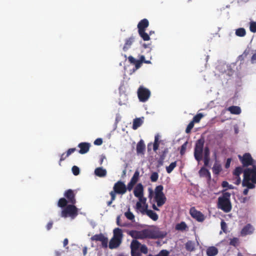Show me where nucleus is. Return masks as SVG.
I'll use <instances>...</instances> for the list:
<instances>
[{"label": "nucleus", "instance_id": "60", "mask_svg": "<svg viewBox=\"0 0 256 256\" xmlns=\"http://www.w3.org/2000/svg\"><path fill=\"white\" fill-rule=\"evenodd\" d=\"M164 159L160 157L159 160L158 161V166H161L163 165L164 161Z\"/></svg>", "mask_w": 256, "mask_h": 256}, {"label": "nucleus", "instance_id": "62", "mask_svg": "<svg viewBox=\"0 0 256 256\" xmlns=\"http://www.w3.org/2000/svg\"><path fill=\"white\" fill-rule=\"evenodd\" d=\"M116 224L118 226H124L120 223V216H118L116 218Z\"/></svg>", "mask_w": 256, "mask_h": 256}, {"label": "nucleus", "instance_id": "5", "mask_svg": "<svg viewBox=\"0 0 256 256\" xmlns=\"http://www.w3.org/2000/svg\"><path fill=\"white\" fill-rule=\"evenodd\" d=\"M131 256H141V254H146L148 252L147 246L144 244H142L137 240H132L130 244Z\"/></svg>", "mask_w": 256, "mask_h": 256}, {"label": "nucleus", "instance_id": "24", "mask_svg": "<svg viewBox=\"0 0 256 256\" xmlns=\"http://www.w3.org/2000/svg\"><path fill=\"white\" fill-rule=\"evenodd\" d=\"M175 228L177 230L180 231H186L188 230V226L184 222H182L180 223L177 224L176 225Z\"/></svg>", "mask_w": 256, "mask_h": 256}, {"label": "nucleus", "instance_id": "49", "mask_svg": "<svg viewBox=\"0 0 256 256\" xmlns=\"http://www.w3.org/2000/svg\"><path fill=\"white\" fill-rule=\"evenodd\" d=\"M233 183L236 185L240 184L241 182V179L240 177L234 176V178H233Z\"/></svg>", "mask_w": 256, "mask_h": 256}, {"label": "nucleus", "instance_id": "34", "mask_svg": "<svg viewBox=\"0 0 256 256\" xmlns=\"http://www.w3.org/2000/svg\"><path fill=\"white\" fill-rule=\"evenodd\" d=\"M236 36L240 37H243L246 36V32L244 28H238L236 30Z\"/></svg>", "mask_w": 256, "mask_h": 256}, {"label": "nucleus", "instance_id": "54", "mask_svg": "<svg viewBox=\"0 0 256 256\" xmlns=\"http://www.w3.org/2000/svg\"><path fill=\"white\" fill-rule=\"evenodd\" d=\"M76 150V148H69L66 152V156H70L72 153L74 152Z\"/></svg>", "mask_w": 256, "mask_h": 256}, {"label": "nucleus", "instance_id": "12", "mask_svg": "<svg viewBox=\"0 0 256 256\" xmlns=\"http://www.w3.org/2000/svg\"><path fill=\"white\" fill-rule=\"evenodd\" d=\"M190 214L192 218L199 222H202L204 220V215L200 212L196 210L194 207L190 208Z\"/></svg>", "mask_w": 256, "mask_h": 256}, {"label": "nucleus", "instance_id": "35", "mask_svg": "<svg viewBox=\"0 0 256 256\" xmlns=\"http://www.w3.org/2000/svg\"><path fill=\"white\" fill-rule=\"evenodd\" d=\"M163 189L164 187L162 185L156 186L154 190L155 196L164 195Z\"/></svg>", "mask_w": 256, "mask_h": 256}, {"label": "nucleus", "instance_id": "10", "mask_svg": "<svg viewBox=\"0 0 256 256\" xmlns=\"http://www.w3.org/2000/svg\"><path fill=\"white\" fill-rule=\"evenodd\" d=\"M238 158L242 163L243 166L247 167L250 166L254 165L255 161L250 153H245L242 156L239 155Z\"/></svg>", "mask_w": 256, "mask_h": 256}, {"label": "nucleus", "instance_id": "58", "mask_svg": "<svg viewBox=\"0 0 256 256\" xmlns=\"http://www.w3.org/2000/svg\"><path fill=\"white\" fill-rule=\"evenodd\" d=\"M52 225H53V222L52 221L48 222L46 226L47 230H50L52 228Z\"/></svg>", "mask_w": 256, "mask_h": 256}, {"label": "nucleus", "instance_id": "14", "mask_svg": "<svg viewBox=\"0 0 256 256\" xmlns=\"http://www.w3.org/2000/svg\"><path fill=\"white\" fill-rule=\"evenodd\" d=\"M78 146L80 148L78 151L79 153L83 154L87 153L89 151L90 144L86 142H82L80 143Z\"/></svg>", "mask_w": 256, "mask_h": 256}, {"label": "nucleus", "instance_id": "48", "mask_svg": "<svg viewBox=\"0 0 256 256\" xmlns=\"http://www.w3.org/2000/svg\"><path fill=\"white\" fill-rule=\"evenodd\" d=\"M168 152V148H164L162 152V154L160 155V158L165 159L167 154Z\"/></svg>", "mask_w": 256, "mask_h": 256}, {"label": "nucleus", "instance_id": "15", "mask_svg": "<svg viewBox=\"0 0 256 256\" xmlns=\"http://www.w3.org/2000/svg\"><path fill=\"white\" fill-rule=\"evenodd\" d=\"M149 26V22L146 18H144L140 20L138 24L137 27L138 29V32L146 30V29Z\"/></svg>", "mask_w": 256, "mask_h": 256}, {"label": "nucleus", "instance_id": "55", "mask_svg": "<svg viewBox=\"0 0 256 256\" xmlns=\"http://www.w3.org/2000/svg\"><path fill=\"white\" fill-rule=\"evenodd\" d=\"M220 226H221V228L222 230L224 232H226V223L224 220H222L220 223Z\"/></svg>", "mask_w": 256, "mask_h": 256}, {"label": "nucleus", "instance_id": "20", "mask_svg": "<svg viewBox=\"0 0 256 256\" xmlns=\"http://www.w3.org/2000/svg\"><path fill=\"white\" fill-rule=\"evenodd\" d=\"M199 174L200 177H205L207 178L208 180H210L211 179V175L209 170L202 167L199 170Z\"/></svg>", "mask_w": 256, "mask_h": 256}, {"label": "nucleus", "instance_id": "47", "mask_svg": "<svg viewBox=\"0 0 256 256\" xmlns=\"http://www.w3.org/2000/svg\"><path fill=\"white\" fill-rule=\"evenodd\" d=\"M72 172L74 176H78L80 174V168L77 166H74L72 167Z\"/></svg>", "mask_w": 256, "mask_h": 256}, {"label": "nucleus", "instance_id": "23", "mask_svg": "<svg viewBox=\"0 0 256 256\" xmlns=\"http://www.w3.org/2000/svg\"><path fill=\"white\" fill-rule=\"evenodd\" d=\"M94 174L99 177H104L106 174V170L101 167L97 168L94 170Z\"/></svg>", "mask_w": 256, "mask_h": 256}, {"label": "nucleus", "instance_id": "63", "mask_svg": "<svg viewBox=\"0 0 256 256\" xmlns=\"http://www.w3.org/2000/svg\"><path fill=\"white\" fill-rule=\"evenodd\" d=\"M251 61L252 63H254L256 62V54H254L252 55L251 58Z\"/></svg>", "mask_w": 256, "mask_h": 256}, {"label": "nucleus", "instance_id": "1", "mask_svg": "<svg viewBox=\"0 0 256 256\" xmlns=\"http://www.w3.org/2000/svg\"><path fill=\"white\" fill-rule=\"evenodd\" d=\"M128 234L133 238H134V240L146 238L156 239L163 238L166 236V233L160 231L158 228L153 229L147 228L140 231L132 230L128 231Z\"/></svg>", "mask_w": 256, "mask_h": 256}, {"label": "nucleus", "instance_id": "57", "mask_svg": "<svg viewBox=\"0 0 256 256\" xmlns=\"http://www.w3.org/2000/svg\"><path fill=\"white\" fill-rule=\"evenodd\" d=\"M231 158H228L226 160V163L225 164V168H228L230 166V162H231Z\"/></svg>", "mask_w": 256, "mask_h": 256}, {"label": "nucleus", "instance_id": "13", "mask_svg": "<svg viewBox=\"0 0 256 256\" xmlns=\"http://www.w3.org/2000/svg\"><path fill=\"white\" fill-rule=\"evenodd\" d=\"M134 194L135 196L139 198L140 200L144 194V187L142 184H138L135 187Z\"/></svg>", "mask_w": 256, "mask_h": 256}, {"label": "nucleus", "instance_id": "41", "mask_svg": "<svg viewBox=\"0 0 256 256\" xmlns=\"http://www.w3.org/2000/svg\"><path fill=\"white\" fill-rule=\"evenodd\" d=\"M139 174V172L138 170L136 171L130 181L136 184L138 180Z\"/></svg>", "mask_w": 256, "mask_h": 256}, {"label": "nucleus", "instance_id": "43", "mask_svg": "<svg viewBox=\"0 0 256 256\" xmlns=\"http://www.w3.org/2000/svg\"><path fill=\"white\" fill-rule=\"evenodd\" d=\"M194 123L192 120L188 124V126L186 129V134H188L190 132L194 126Z\"/></svg>", "mask_w": 256, "mask_h": 256}, {"label": "nucleus", "instance_id": "38", "mask_svg": "<svg viewBox=\"0 0 256 256\" xmlns=\"http://www.w3.org/2000/svg\"><path fill=\"white\" fill-rule=\"evenodd\" d=\"M104 235L102 233L100 234H96L92 236L90 238V240L92 241L99 242L100 240H101L102 238L104 237Z\"/></svg>", "mask_w": 256, "mask_h": 256}, {"label": "nucleus", "instance_id": "6", "mask_svg": "<svg viewBox=\"0 0 256 256\" xmlns=\"http://www.w3.org/2000/svg\"><path fill=\"white\" fill-rule=\"evenodd\" d=\"M122 232L121 229L116 228L114 230L113 237L110 239L108 247L110 249L117 248L122 242Z\"/></svg>", "mask_w": 256, "mask_h": 256}, {"label": "nucleus", "instance_id": "53", "mask_svg": "<svg viewBox=\"0 0 256 256\" xmlns=\"http://www.w3.org/2000/svg\"><path fill=\"white\" fill-rule=\"evenodd\" d=\"M222 186L223 188L228 187L230 189L233 188L232 186V185H229L228 182L226 181L222 182Z\"/></svg>", "mask_w": 256, "mask_h": 256}, {"label": "nucleus", "instance_id": "45", "mask_svg": "<svg viewBox=\"0 0 256 256\" xmlns=\"http://www.w3.org/2000/svg\"><path fill=\"white\" fill-rule=\"evenodd\" d=\"M250 30L252 32H256V22H250Z\"/></svg>", "mask_w": 256, "mask_h": 256}, {"label": "nucleus", "instance_id": "28", "mask_svg": "<svg viewBox=\"0 0 256 256\" xmlns=\"http://www.w3.org/2000/svg\"><path fill=\"white\" fill-rule=\"evenodd\" d=\"M228 110L232 114H239L241 112V109L240 107L238 106H230Z\"/></svg>", "mask_w": 256, "mask_h": 256}, {"label": "nucleus", "instance_id": "8", "mask_svg": "<svg viewBox=\"0 0 256 256\" xmlns=\"http://www.w3.org/2000/svg\"><path fill=\"white\" fill-rule=\"evenodd\" d=\"M62 208L63 209L60 214V216L62 218H66L70 216L72 218H74L78 215V209L74 204H67Z\"/></svg>", "mask_w": 256, "mask_h": 256}, {"label": "nucleus", "instance_id": "51", "mask_svg": "<svg viewBox=\"0 0 256 256\" xmlns=\"http://www.w3.org/2000/svg\"><path fill=\"white\" fill-rule=\"evenodd\" d=\"M68 156H66V154L65 152L62 154V155L60 156V161H59V165L61 166V162L62 161L64 160Z\"/></svg>", "mask_w": 256, "mask_h": 256}, {"label": "nucleus", "instance_id": "22", "mask_svg": "<svg viewBox=\"0 0 256 256\" xmlns=\"http://www.w3.org/2000/svg\"><path fill=\"white\" fill-rule=\"evenodd\" d=\"M185 248L188 252H189L194 251L196 250V244L194 242L190 240H188L185 244Z\"/></svg>", "mask_w": 256, "mask_h": 256}, {"label": "nucleus", "instance_id": "52", "mask_svg": "<svg viewBox=\"0 0 256 256\" xmlns=\"http://www.w3.org/2000/svg\"><path fill=\"white\" fill-rule=\"evenodd\" d=\"M94 143L96 146H100L102 144V140L101 138H98L94 141Z\"/></svg>", "mask_w": 256, "mask_h": 256}, {"label": "nucleus", "instance_id": "32", "mask_svg": "<svg viewBox=\"0 0 256 256\" xmlns=\"http://www.w3.org/2000/svg\"><path fill=\"white\" fill-rule=\"evenodd\" d=\"M139 36L140 37L144 40V41H148L150 40V36L146 32V30H142L138 32Z\"/></svg>", "mask_w": 256, "mask_h": 256}, {"label": "nucleus", "instance_id": "16", "mask_svg": "<svg viewBox=\"0 0 256 256\" xmlns=\"http://www.w3.org/2000/svg\"><path fill=\"white\" fill-rule=\"evenodd\" d=\"M135 40V37L134 36H131L128 38H126L124 40V44L122 48V50L124 52H126L130 48L132 44Z\"/></svg>", "mask_w": 256, "mask_h": 256}, {"label": "nucleus", "instance_id": "46", "mask_svg": "<svg viewBox=\"0 0 256 256\" xmlns=\"http://www.w3.org/2000/svg\"><path fill=\"white\" fill-rule=\"evenodd\" d=\"M188 142H185L182 146L180 150V154L181 155H183L186 152Z\"/></svg>", "mask_w": 256, "mask_h": 256}, {"label": "nucleus", "instance_id": "29", "mask_svg": "<svg viewBox=\"0 0 256 256\" xmlns=\"http://www.w3.org/2000/svg\"><path fill=\"white\" fill-rule=\"evenodd\" d=\"M146 214L154 221L157 220L158 218V215L156 212L150 210H148L146 212Z\"/></svg>", "mask_w": 256, "mask_h": 256}, {"label": "nucleus", "instance_id": "37", "mask_svg": "<svg viewBox=\"0 0 256 256\" xmlns=\"http://www.w3.org/2000/svg\"><path fill=\"white\" fill-rule=\"evenodd\" d=\"M176 166V162H172L168 166L166 167V170L168 174H170Z\"/></svg>", "mask_w": 256, "mask_h": 256}, {"label": "nucleus", "instance_id": "25", "mask_svg": "<svg viewBox=\"0 0 256 256\" xmlns=\"http://www.w3.org/2000/svg\"><path fill=\"white\" fill-rule=\"evenodd\" d=\"M218 253V250L215 246L208 247L206 250V254L208 256H215Z\"/></svg>", "mask_w": 256, "mask_h": 256}, {"label": "nucleus", "instance_id": "30", "mask_svg": "<svg viewBox=\"0 0 256 256\" xmlns=\"http://www.w3.org/2000/svg\"><path fill=\"white\" fill-rule=\"evenodd\" d=\"M143 121L140 118H136L134 120L132 128L133 130H136L138 127L141 126Z\"/></svg>", "mask_w": 256, "mask_h": 256}, {"label": "nucleus", "instance_id": "61", "mask_svg": "<svg viewBox=\"0 0 256 256\" xmlns=\"http://www.w3.org/2000/svg\"><path fill=\"white\" fill-rule=\"evenodd\" d=\"M159 147V144H157L156 142H154L153 144V150L154 152H156Z\"/></svg>", "mask_w": 256, "mask_h": 256}, {"label": "nucleus", "instance_id": "40", "mask_svg": "<svg viewBox=\"0 0 256 256\" xmlns=\"http://www.w3.org/2000/svg\"><path fill=\"white\" fill-rule=\"evenodd\" d=\"M99 242H101L102 246L103 248H107L108 246V238L107 237H106L105 236H104Z\"/></svg>", "mask_w": 256, "mask_h": 256}, {"label": "nucleus", "instance_id": "3", "mask_svg": "<svg viewBox=\"0 0 256 256\" xmlns=\"http://www.w3.org/2000/svg\"><path fill=\"white\" fill-rule=\"evenodd\" d=\"M230 196L231 194L229 192H224L222 195L218 198V208L226 213L229 212L232 209L230 200Z\"/></svg>", "mask_w": 256, "mask_h": 256}, {"label": "nucleus", "instance_id": "56", "mask_svg": "<svg viewBox=\"0 0 256 256\" xmlns=\"http://www.w3.org/2000/svg\"><path fill=\"white\" fill-rule=\"evenodd\" d=\"M116 192H115L114 191H111L110 193V194L111 196V200L114 201L116 199Z\"/></svg>", "mask_w": 256, "mask_h": 256}, {"label": "nucleus", "instance_id": "17", "mask_svg": "<svg viewBox=\"0 0 256 256\" xmlns=\"http://www.w3.org/2000/svg\"><path fill=\"white\" fill-rule=\"evenodd\" d=\"M254 228L253 226L250 224L244 226L241 230L240 234L242 236H245L248 234H252L254 232Z\"/></svg>", "mask_w": 256, "mask_h": 256}, {"label": "nucleus", "instance_id": "39", "mask_svg": "<svg viewBox=\"0 0 256 256\" xmlns=\"http://www.w3.org/2000/svg\"><path fill=\"white\" fill-rule=\"evenodd\" d=\"M204 116V114L202 113L198 114L193 118L192 121L194 123H198Z\"/></svg>", "mask_w": 256, "mask_h": 256}, {"label": "nucleus", "instance_id": "18", "mask_svg": "<svg viewBox=\"0 0 256 256\" xmlns=\"http://www.w3.org/2000/svg\"><path fill=\"white\" fill-rule=\"evenodd\" d=\"M210 161V150L208 146L204 148V166H208Z\"/></svg>", "mask_w": 256, "mask_h": 256}, {"label": "nucleus", "instance_id": "27", "mask_svg": "<svg viewBox=\"0 0 256 256\" xmlns=\"http://www.w3.org/2000/svg\"><path fill=\"white\" fill-rule=\"evenodd\" d=\"M136 208L142 214H146V212L148 210V205L142 206L140 202H138L136 204Z\"/></svg>", "mask_w": 256, "mask_h": 256}, {"label": "nucleus", "instance_id": "21", "mask_svg": "<svg viewBox=\"0 0 256 256\" xmlns=\"http://www.w3.org/2000/svg\"><path fill=\"white\" fill-rule=\"evenodd\" d=\"M146 146L143 140H141L136 145V152L138 154H144Z\"/></svg>", "mask_w": 256, "mask_h": 256}, {"label": "nucleus", "instance_id": "31", "mask_svg": "<svg viewBox=\"0 0 256 256\" xmlns=\"http://www.w3.org/2000/svg\"><path fill=\"white\" fill-rule=\"evenodd\" d=\"M212 170L213 173L216 175H218L222 171V169L221 165L218 163L216 162L214 164Z\"/></svg>", "mask_w": 256, "mask_h": 256}, {"label": "nucleus", "instance_id": "64", "mask_svg": "<svg viewBox=\"0 0 256 256\" xmlns=\"http://www.w3.org/2000/svg\"><path fill=\"white\" fill-rule=\"evenodd\" d=\"M68 239L67 238H64V242H63L64 246L65 247L66 246H67L68 244Z\"/></svg>", "mask_w": 256, "mask_h": 256}, {"label": "nucleus", "instance_id": "33", "mask_svg": "<svg viewBox=\"0 0 256 256\" xmlns=\"http://www.w3.org/2000/svg\"><path fill=\"white\" fill-rule=\"evenodd\" d=\"M244 170L241 166L236 167L233 172V174L234 176L240 177L242 173H244Z\"/></svg>", "mask_w": 256, "mask_h": 256}, {"label": "nucleus", "instance_id": "44", "mask_svg": "<svg viewBox=\"0 0 256 256\" xmlns=\"http://www.w3.org/2000/svg\"><path fill=\"white\" fill-rule=\"evenodd\" d=\"M158 178V174L156 172H152L150 176V178L152 182H156L157 181Z\"/></svg>", "mask_w": 256, "mask_h": 256}, {"label": "nucleus", "instance_id": "2", "mask_svg": "<svg viewBox=\"0 0 256 256\" xmlns=\"http://www.w3.org/2000/svg\"><path fill=\"white\" fill-rule=\"evenodd\" d=\"M256 184V166L252 168H246L244 171V179L242 182L243 186L248 188H254Z\"/></svg>", "mask_w": 256, "mask_h": 256}, {"label": "nucleus", "instance_id": "42", "mask_svg": "<svg viewBox=\"0 0 256 256\" xmlns=\"http://www.w3.org/2000/svg\"><path fill=\"white\" fill-rule=\"evenodd\" d=\"M239 244V239L237 238H234L230 240V244L234 246H236Z\"/></svg>", "mask_w": 256, "mask_h": 256}, {"label": "nucleus", "instance_id": "19", "mask_svg": "<svg viewBox=\"0 0 256 256\" xmlns=\"http://www.w3.org/2000/svg\"><path fill=\"white\" fill-rule=\"evenodd\" d=\"M154 198L156 202L157 206L158 207H161L162 206H163L165 204L166 200V198L164 194L155 196Z\"/></svg>", "mask_w": 256, "mask_h": 256}, {"label": "nucleus", "instance_id": "59", "mask_svg": "<svg viewBox=\"0 0 256 256\" xmlns=\"http://www.w3.org/2000/svg\"><path fill=\"white\" fill-rule=\"evenodd\" d=\"M249 198L247 197H242L240 198V202L242 203H245L248 200Z\"/></svg>", "mask_w": 256, "mask_h": 256}, {"label": "nucleus", "instance_id": "26", "mask_svg": "<svg viewBox=\"0 0 256 256\" xmlns=\"http://www.w3.org/2000/svg\"><path fill=\"white\" fill-rule=\"evenodd\" d=\"M128 61L130 63L135 65L136 68L137 70L142 65L141 61L136 60L133 56H130L128 57Z\"/></svg>", "mask_w": 256, "mask_h": 256}, {"label": "nucleus", "instance_id": "50", "mask_svg": "<svg viewBox=\"0 0 256 256\" xmlns=\"http://www.w3.org/2000/svg\"><path fill=\"white\" fill-rule=\"evenodd\" d=\"M135 184L130 181L126 187L127 190H128L130 192L131 191Z\"/></svg>", "mask_w": 256, "mask_h": 256}, {"label": "nucleus", "instance_id": "7", "mask_svg": "<svg viewBox=\"0 0 256 256\" xmlns=\"http://www.w3.org/2000/svg\"><path fill=\"white\" fill-rule=\"evenodd\" d=\"M204 138H201L196 142L194 148V156L198 162L200 161L203 158L202 153L203 152H204Z\"/></svg>", "mask_w": 256, "mask_h": 256}, {"label": "nucleus", "instance_id": "11", "mask_svg": "<svg viewBox=\"0 0 256 256\" xmlns=\"http://www.w3.org/2000/svg\"><path fill=\"white\" fill-rule=\"evenodd\" d=\"M114 191L117 194H124L127 190L126 186L124 182L119 180L114 184L113 187Z\"/></svg>", "mask_w": 256, "mask_h": 256}, {"label": "nucleus", "instance_id": "36", "mask_svg": "<svg viewBox=\"0 0 256 256\" xmlns=\"http://www.w3.org/2000/svg\"><path fill=\"white\" fill-rule=\"evenodd\" d=\"M124 216L128 220L132 222L134 221L135 216L134 214L130 211V208H128V210L124 213Z\"/></svg>", "mask_w": 256, "mask_h": 256}, {"label": "nucleus", "instance_id": "4", "mask_svg": "<svg viewBox=\"0 0 256 256\" xmlns=\"http://www.w3.org/2000/svg\"><path fill=\"white\" fill-rule=\"evenodd\" d=\"M64 195L66 198H62L59 199L58 202V207L64 208L68 203L73 204L76 203V194L74 192V190L68 189L65 191Z\"/></svg>", "mask_w": 256, "mask_h": 256}, {"label": "nucleus", "instance_id": "9", "mask_svg": "<svg viewBox=\"0 0 256 256\" xmlns=\"http://www.w3.org/2000/svg\"><path fill=\"white\" fill-rule=\"evenodd\" d=\"M138 100L141 102H146L150 96V91L149 89L140 86L137 91Z\"/></svg>", "mask_w": 256, "mask_h": 256}]
</instances>
